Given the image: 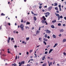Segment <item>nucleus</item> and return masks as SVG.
<instances>
[{"label":"nucleus","instance_id":"f257e3e1","mask_svg":"<svg viewBox=\"0 0 66 66\" xmlns=\"http://www.w3.org/2000/svg\"><path fill=\"white\" fill-rule=\"evenodd\" d=\"M43 18L44 20H42L41 21V22L42 23H45V21L46 20V18H45V17L44 16H43L42 17Z\"/></svg>","mask_w":66,"mask_h":66},{"label":"nucleus","instance_id":"f03ea898","mask_svg":"<svg viewBox=\"0 0 66 66\" xmlns=\"http://www.w3.org/2000/svg\"><path fill=\"white\" fill-rule=\"evenodd\" d=\"M44 14L46 15L45 16L46 17H47L48 16H50V13H49V12H47L44 13Z\"/></svg>","mask_w":66,"mask_h":66},{"label":"nucleus","instance_id":"7ed1b4c3","mask_svg":"<svg viewBox=\"0 0 66 66\" xmlns=\"http://www.w3.org/2000/svg\"><path fill=\"white\" fill-rule=\"evenodd\" d=\"M55 14L56 16H57V17H58V18H57L58 20H60V15H59V14L57 13H55Z\"/></svg>","mask_w":66,"mask_h":66},{"label":"nucleus","instance_id":"20e7f679","mask_svg":"<svg viewBox=\"0 0 66 66\" xmlns=\"http://www.w3.org/2000/svg\"><path fill=\"white\" fill-rule=\"evenodd\" d=\"M44 31H46V33L47 34H50L51 33V31L48 29H47L46 30H45Z\"/></svg>","mask_w":66,"mask_h":66},{"label":"nucleus","instance_id":"39448f33","mask_svg":"<svg viewBox=\"0 0 66 66\" xmlns=\"http://www.w3.org/2000/svg\"><path fill=\"white\" fill-rule=\"evenodd\" d=\"M24 61H22L21 63L20 62H19V64H20L19 65V66H21L22 64H24Z\"/></svg>","mask_w":66,"mask_h":66},{"label":"nucleus","instance_id":"423d86ee","mask_svg":"<svg viewBox=\"0 0 66 66\" xmlns=\"http://www.w3.org/2000/svg\"><path fill=\"white\" fill-rule=\"evenodd\" d=\"M52 6H50L48 8V11H50V10H51V9H52Z\"/></svg>","mask_w":66,"mask_h":66},{"label":"nucleus","instance_id":"0eeeda50","mask_svg":"<svg viewBox=\"0 0 66 66\" xmlns=\"http://www.w3.org/2000/svg\"><path fill=\"white\" fill-rule=\"evenodd\" d=\"M10 40H11V37H9L8 38V39L7 40V42L8 43H10Z\"/></svg>","mask_w":66,"mask_h":66},{"label":"nucleus","instance_id":"6e6552de","mask_svg":"<svg viewBox=\"0 0 66 66\" xmlns=\"http://www.w3.org/2000/svg\"><path fill=\"white\" fill-rule=\"evenodd\" d=\"M20 28H23V24H21V25L20 26Z\"/></svg>","mask_w":66,"mask_h":66},{"label":"nucleus","instance_id":"1a4fd4ad","mask_svg":"<svg viewBox=\"0 0 66 66\" xmlns=\"http://www.w3.org/2000/svg\"><path fill=\"white\" fill-rule=\"evenodd\" d=\"M60 32H63V31H64V29H60Z\"/></svg>","mask_w":66,"mask_h":66},{"label":"nucleus","instance_id":"9d476101","mask_svg":"<svg viewBox=\"0 0 66 66\" xmlns=\"http://www.w3.org/2000/svg\"><path fill=\"white\" fill-rule=\"evenodd\" d=\"M56 22V21L55 20H53L52 21V23H54V22Z\"/></svg>","mask_w":66,"mask_h":66},{"label":"nucleus","instance_id":"9b49d317","mask_svg":"<svg viewBox=\"0 0 66 66\" xmlns=\"http://www.w3.org/2000/svg\"><path fill=\"white\" fill-rule=\"evenodd\" d=\"M52 51H53V50H52V49H50V50L49 51V53H51V52H52Z\"/></svg>","mask_w":66,"mask_h":66},{"label":"nucleus","instance_id":"f8f14e48","mask_svg":"<svg viewBox=\"0 0 66 66\" xmlns=\"http://www.w3.org/2000/svg\"><path fill=\"white\" fill-rule=\"evenodd\" d=\"M47 65V63H45L42 66H46Z\"/></svg>","mask_w":66,"mask_h":66},{"label":"nucleus","instance_id":"ddd939ff","mask_svg":"<svg viewBox=\"0 0 66 66\" xmlns=\"http://www.w3.org/2000/svg\"><path fill=\"white\" fill-rule=\"evenodd\" d=\"M51 28H54V25H52L51 26Z\"/></svg>","mask_w":66,"mask_h":66},{"label":"nucleus","instance_id":"4468645a","mask_svg":"<svg viewBox=\"0 0 66 66\" xmlns=\"http://www.w3.org/2000/svg\"><path fill=\"white\" fill-rule=\"evenodd\" d=\"M53 38H56V36H55V35H53Z\"/></svg>","mask_w":66,"mask_h":66},{"label":"nucleus","instance_id":"2eb2a0df","mask_svg":"<svg viewBox=\"0 0 66 66\" xmlns=\"http://www.w3.org/2000/svg\"><path fill=\"white\" fill-rule=\"evenodd\" d=\"M57 43H56V44H55L53 46L54 48H55V47L56 46H57Z\"/></svg>","mask_w":66,"mask_h":66},{"label":"nucleus","instance_id":"dca6fc26","mask_svg":"<svg viewBox=\"0 0 66 66\" xmlns=\"http://www.w3.org/2000/svg\"><path fill=\"white\" fill-rule=\"evenodd\" d=\"M55 10H56V11H58V9L57 8V7H55Z\"/></svg>","mask_w":66,"mask_h":66},{"label":"nucleus","instance_id":"f3484780","mask_svg":"<svg viewBox=\"0 0 66 66\" xmlns=\"http://www.w3.org/2000/svg\"><path fill=\"white\" fill-rule=\"evenodd\" d=\"M34 19L35 21H36V19H36V18L35 16L34 17Z\"/></svg>","mask_w":66,"mask_h":66},{"label":"nucleus","instance_id":"a211bd4d","mask_svg":"<svg viewBox=\"0 0 66 66\" xmlns=\"http://www.w3.org/2000/svg\"><path fill=\"white\" fill-rule=\"evenodd\" d=\"M63 43H64V42H66V39H64L63 40Z\"/></svg>","mask_w":66,"mask_h":66},{"label":"nucleus","instance_id":"6ab92c4d","mask_svg":"<svg viewBox=\"0 0 66 66\" xmlns=\"http://www.w3.org/2000/svg\"><path fill=\"white\" fill-rule=\"evenodd\" d=\"M45 38H47V34H46L45 35Z\"/></svg>","mask_w":66,"mask_h":66},{"label":"nucleus","instance_id":"aec40b11","mask_svg":"<svg viewBox=\"0 0 66 66\" xmlns=\"http://www.w3.org/2000/svg\"><path fill=\"white\" fill-rule=\"evenodd\" d=\"M57 5V3H55L54 4V6H56Z\"/></svg>","mask_w":66,"mask_h":66},{"label":"nucleus","instance_id":"412c9836","mask_svg":"<svg viewBox=\"0 0 66 66\" xmlns=\"http://www.w3.org/2000/svg\"><path fill=\"white\" fill-rule=\"evenodd\" d=\"M26 23L27 24H30V23L27 22Z\"/></svg>","mask_w":66,"mask_h":66},{"label":"nucleus","instance_id":"4be33fe9","mask_svg":"<svg viewBox=\"0 0 66 66\" xmlns=\"http://www.w3.org/2000/svg\"><path fill=\"white\" fill-rule=\"evenodd\" d=\"M36 33H40V31L37 30L36 32Z\"/></svg>","mask_w":66,"mask_h":66},{"label":"nucleus","instance_id":"5701e85b","mask_svg":"<svg viewBox=\"0 0 66 66\" xmlns=\"http://www.w3.org/2000/svg\"><path fill=\"white\" fill-rule=\"evenodd\" d=\"M5 14H4L3 13H2L1 14V16H5Z\"/></svg>","mask_w":66,"mask_h":66},{"label":"nucleus","instance_id":"b1692460","mask_svg":"<svg viewBox=\"0 0 66 66\" xmlns=\"http://www.w3.org/2000/svg\"><path fill=\"white\" fill-rule=\"evenodd\" d=\"M12 65L13 66H15L16 65V64L15 63H14L13 64H12Z\"/></svg>","mask_w":66,"mask_h":66},{"label":"nucleus","instance_id":"393cba45","mask_svg":"<svg viewBox=\"0 0 66 66\" xmlns=\"http://www.w3.org/2000/svg\"><path fill=\"white\" fill-rule=\"evenodd\" d=\"M45 56H44L42 58V60H45Z\"/></svg>","mask_w":66,"mask_h":66},{"label":"nucleus","instance_id":"a878e982","mask_svg":"<svg viewBox=\"0 0 66 66\" xmlns=\"http://www.w3.org/2000/svg\"><path fill=\"white\" fill-rule=\"evenodd\" d=\"M60 18H61V19H62V18H63V16L62 15L60 16Z\"/></svg>","mask_w":66,"mask_h":66},{"label":"nucleus","instance_id":"bb28decb","mask_svg":"<svg viewBox=\"0 0 66 66\" xmlns=\"http://www.w3.org/2000/svg\"><path fill=\"white\" fill-rule=\"evenodd\" d=\"M23 22V19H22L21 20V22L22 23V22Z\"/></svg>","mask_w":66,"mask_h":66},{"label":"nucleus","instance_id":"cd10ccee","mask_svg":"<svg viewBox=\"0 0 66 66\" xmlns=\"http://www.w3.org/2000/svg\"><path fill=\"white\" fill-rule=\"evenodd\" d=\"M29 37H28L26 38L27 40H29Z\"/></svg>","mask_w":66,"mask_h":66},{"label":"nucleus","instance_id":"c85d7f7f","mask_svg":"<svg viewBox=\"0 0 66 66\" xmlns=\"http://www.w3.org/2000/svg\"><path fill=\"white\" fill-rule=\"evenodd\" d=\"M44 40L45 41H47V39L45 38H44Z\"/></svg>","mask_w":66,"mask_h":66},{"label":"nucleus","instance_id":"c756f323","mask_svg":"<svg viewBox=\"0 0 66 66\" xmlns=\"http://www.w3.org/2000/svg\"><path fill=\"white\" fill-rule=\"evenodd\" d=\"M48 53V52L47 51H46L45 52V54H47Z\"/></svg>","mask_w":66,"mask_h":66},{"label":"nucleus","instance_id":"7c9ffc66","mask_svg":"<svg viewBox=\"0 0 66 66\" xmlns=\"http://www.w3.org/2000/svg\"><path fill=\"white\" fill-rule=\"evenodd\" d=\"M58 25L59 26H61V24L60 23H59L58 24Z\"/></svg>","mask_w":66,"mask_h":66},{"label":"nucleus","instance_id":"2f4dec72","mask_svg":"<svg viewBox=\"0 0 66 66\" xmlns=\"http://www.w3.org/2000/svg\"><path fill=\"white\" fill-rule=\"evenodd\" d=\"M43 43H44L45 45H47V44L46 43V42H45L44 41Z\"/></svg>","mask_w":66,"mask_h":66},{"label":"nucleus","instance_id":"473e14b6","mask_svg":"<svg viewBox=\"0 0 66 66\" xmlns=\"http://www.w3.org/2000/svg\"><path fill=\"white\" fill-rule=\"evenodd\" d=\"M63 54L65 56H66V53H65V52H63Z\"/></svg>","mask_w":66,"mask_h":66},{"label":"nucleus","instance_id":"72a5a7b5","mask_svg":"<svg viewBox=\"0 0 66 66\" xmlns=\"http://www.w3.org/2000/svg\"><path fill=\"white\" fill-rule=\"evenodd\" d=\"M14 39L13 38H11V41H12V40H14Z\"/></svg>","mask_w":66,"mask_h":66},{"label":"nucleus","instance_id":"f704fd0d","mask_svg":"<svg viewBox=\"0 0 66 66\" xmlns=\"http://www.w3.org/2000/svg\"><path fill=\"white\" fill-rule=\"evenodd\" d=\"M12 41L13 43H14L15 44V40H12Z\"/></svg>","mask_w":66,"mask_h":66},{"label":"nucleus","instance_id":"c9c22d12","mask_svg":"<svg viewBox=\"0 0 66 66\" xmlns=\"http://www.w3.org/2000/svg\"><path fill=\"white\" fill-rule=\"evenodd\" d=\"M45 23H46V25H47L48 24V23L46 22V21H45Z\"/></svg>","mask_w":66,"mask_h":66},{"label":"nucleus","instance_id":"e433bc0d","mask_svg":"<svg viewBox=\"0 0 66 66\" xmlns=\"http://www.w3.org/2000/svg\"><path fill=\"white\" fill-rule=\"evenodd\" d=\"M39 9H42V6H39Z\"/></svg>","mask_w":66,"mask_h":66},{"label":"nucleus","instance_id":"4c0bfd02","mask_svg":"<svg viewBox=\"0 0 66 66\" xmlns=\"http://www.w3.org/2000/svg\"><path fill=\"white\" fill-rule=\"evenodd\" d=\"M59 7L60 8H61V5H59Z\"/></svg>","mask_w":66,"mask_h":66},{"label":"nucleus","instance_id":"58836bf2","mask_svg":"<svg viewBox=\"0 0 66 66\" xmlns=\"http://www.w3.org/2000/svg\"><path fill=\"white\" fill-rule=\"evenodd\" d=\"M26 21H23V23H26Z\"/></svg>","mask_w":66,"mask_h":66},{"label":"nucleus","instance_id":"ea45409f","mask_svg":"<svg viewBox=\"0 0 66 66\" xmlns=\"http://www.w3.org/2000/svg\"><path fill=\"white\" fill-rule=\"evenodd\" d=\"M40 28H41L40 27H39V28L38 29L39 31H40Z\"/></svg>","mask_w":66,"mask_h":66},{"label":"nucleus","instance_id":"a19ab883","mask_svg":"<svg viewBox=\"0 0 66 66\" xmlns=\"http://www.w3.org/2000/svg\"><path fill=\"white\" fill-rule=\"evenodd\" d=\"M21 30L22 31H23V30H24V28H21Z\"/></svg>","mask_w":66,"mask_h":66},{"label":"nucleus","instance_id":"79ce46f5","mask_svg":"<svg viewBox=\"0 0 66 66\" xmlns=\"http://www.w3.org/2000/svg\"><path fill=\"white\" fill-rule=\"evenodd\" d=\"M56 13H59V11H56Z\"/></svg>","mask_w":66,"mask_h":66},{"label":"nucleus","instance_id":"37998d69","mask_svg":"<svg viewBox=\"0 0 66 66\" xmlns=\"http://www.w3.org/2000/svg\"><path fill=\"white\" fill-rule=\"evenodd\" d=\"M42 39V38L40 37V38H39V40H40V39Z\"/></svg>","mask_w":66,"mask_h":66},{"label":"nucleus","instance_id":"c03bdc74","mask_svg":"<svg viewBox=\"0 0 66 66\" xmlns=\"http://www.w3.org/2000/svg\"><path fill=\"white\" fill-rule=\"evenodd\" d=\"M52 62H50V65H52Z\"/></svg>","mask_w":66,"mask_h":66},{"label":"nucleus","instance_id":"a18cd8bd","mask_svg":"<svg viewBox=\"0 0 66 66\" xmlns=\"http://www.w3.org/2000/svg\"><path fill=\"white\" fill-rule=\"evenodd\" d=\"M7 52H8V53H11L9 51H8Z\"/></svg>","mask_w":66,"mask_h":66},{"label":"nucleus","instance_id":"49530a36","mask_svg":"<svg viewBox=\"0 0 66 66\" xmlns=\"http://www.w3.org/2000/svg\"><path fill=\"white\" fill-rule=\"evenodd\" d=\"M63 26H66V24H63Z\"/></svg>","mask_w":66,"mask_h":66},{"label":"nucleus","instance_id":"de8ad7c7","mask_svg":"<svg viewBox=\"0 0 66 66\" xmlns=\"http://www.w3.org/2000/svg\"><path fill=\"white\" fill-rule=\"evenodd\" d=\"M59 11H62V10H61V8H59Z\"/></svg>","mask_w":66,"mask_h":66},{"label":"nucleus","instance_id":"09e8293b","mask_svg":"<svg viewBox=\"0 0 66 66\" xmlns=\"http://www.w3.org/2000/svg\"><path fill=\"white\" fill-rule=\"evenodd\" d=\"M44 8H46V7H47V6H45L44 7Z\"/></svg>","mask_w":66,"mask_h":66},{"label":"nucleus","instance_id":"8fccbe9b","mask_svg":"<svg viewBox=\"0 0 66 66\" xmlns=\"http://www.w3.org/2000/svg\"><path fill=\"white\" fill-rule=\"evenodd\" d=\"M47 37V38H48V39H49V38H50V36H48Z\"/></svg>","mask_w":66,"mask_h":66},{"label":"nucleus","instance_id":"3c124183","mask_svg":"<svg viewBox=\"0 0 66 66\" xmlns=\"http://www.w3.org/2000/svg\"><path fill=\"white\" fill-rule=\"evenodd\" d=\"M31 13L32 14H34V13L33 12V11H31Z\"/></svg>","mask_w":66,"mask_h":66},{"label":"nucleus","instance_id":"603ef678","mask_svg":"<svg viewBox=\"0 0 66 66\" xmlns=\"http://www.w3.org/2000/svg\"><path fill=\"white\" fill-rule=\"evenodd\" d=\"M34 14V16H36H36H37V14Z\"/></svg>","mask_w":66,"mask_h":66},{"label":"nucleus","instance_id":"864d4df0","mask_svg":"<svg viewBox=\"0 0 66 66\" xmlns=\"http://www.w3.org/2000/svg\"><path fill=\"white\" fill-rule=\"evenodd\" d=\"M17 46L16 45L14 46V47L15 48H17Z\"/></svg>","mask_w":66,"mask_h":66},{"label":"nucleus","instance_id":"5fc2aeb1","mask_svg":"<svg viewBox=\"0 0 66 66\" xmlns=\"http://www.w3.org/2000/svg\"><path fill=\"white\" fill-rule=\"evenodd\" d=\"M13 33L15 34L16 33V31H14Z\"/></svg>","mask_w":66,"mask_h":66},{"label":"nucleus","instance_id":"6e6d98bb","mask_svg":"<svg viewBox=\"0 0 66 66\" xmlns=\"http://www.w3.org/2000/svg\"><path fill=\"white\" fill-rule=\"evenodd\" d=\"M22 43L23 44H24V41H23L22 42Z\"/></svg>","mask_w":66,"mask_h":66},{"label":"nucleus","instance_id":"4d7b16f0","mask_svg":"<svg viewBox=\"0 0 66 66\" xmlns=\"http://www.w3.org/2000/svg\"><path fill=\"white\" fill-rule=\"evenodd\" d=\"M17 56L16 55V57L15 58L16 60H17Z\"/></svg>","mask_w":66,"mask_h":66},{"label":"nucleus","instance_id":"13d9d810","mask_svg":"<svg viewBox=\"0 0 66 66\" xmlns=\"http://www.w3.org/2000/svg\"><path fill=\"white\" fill-rule=\"evenodd\" d=\"M40 27V28H44V26H43L42 27Z\"/></svg>","mask_w":66,"mask_h":66},{"label":"nucleus","instance_id":"bf43d9fd","mask_svg":"<svg viewBox=\"0 0 66 66\" xmlns=\"http://www.w3.org/2000/svg\"><path fill=\"white\" fill-rule=\"evenodd\" d=\"M8 24L9 25V26H11V24H10V23H8Z\"/></svg>","mask_w":66,"mask_h":66},{"label":"nucleus","instance_id":"052dcab7","mask_svg":"<svg viewBox=\"0 0 66 66\" xmlns=\"http://www.w3.org/2000/svg\"><path fill=\"white\" fill-rule=\"evenodd\" d=\"M61 35H62L61 34H60L59 35V36H61Z\"/></svg>","mask_w":66,"mask_h":66},{"label":"nucleus","instance_id":"680f3d73","mask_svg":"<svg viewBox=\"0 0 66 66\" xmlns=\"http://www.w3.org/2000/svg\"><path fill=\"white\" fill-rule=\"evenodd\" d=\"M50 60H53V58H50Z\"/></svg>","mask_w":66,"mask_h":66},{"label":"nucleus","instance_id":"e2e57ef3","mask_svg":"<svg viewBox=\"0 0 66 66\" xmlns=\"http://www.w3.org/2000/svg\"><path fill=\"white\" fill-rule=\"evenodd\" d=\"M1 28H2V26H0V30H1Z\"/></svg>","mask_w":66,"mask_h":66},{"label":"nucleus","instance_id":"0e129e2a","mask_svg":"<svg viewBox=\"0 0 66 66\" xmlns=\"http://www.w3.org/2000/svg\"><path fill=\"white\" fill-rule=\"evenodd\" d=\"M39 5L40 6H42V4H40Z\"/></svg>","mask_w":66,"mask_h":66},{"label":"nucleus","instance_id":"69168bd1","mask_svg":"<svg viewBox=\"0 0 66 66\" xmlns=\"http://www.w3.org/2000/svg\"><path fill=\"white\" fill-rule=\"evenodd\" d=\"M45 10H44V9H43V10H42V11L43 12H45Z\"/></svg>","mask_w":66,"mask_h":66},{"label":"nucleus","instance_id":"338daca9","mask_svg":"<svg viewBox=\"0 0 66 66\" xmlns=\"http://www.w3.org/2000/svg\"><path fill=\"white\" fill-rule=\"evenodd\" d=\"M64 19L65 20H66V17H65L64 18Z\"/></svg>","mask_w":66,"mask_h":66},{"label":"nucleus","instance_id":"774afa93","mask_svg":"<svg viewBox=\"0 0 66 66\" xmlns=\"http://www.w3.org/2000/svg\"><path fill=\"white\" fill-rule=\"evenodd\" d=\"M27 54H29V52H27Z\"/></svg>","mask_w":66,"mask_h":66}]
</instances>
